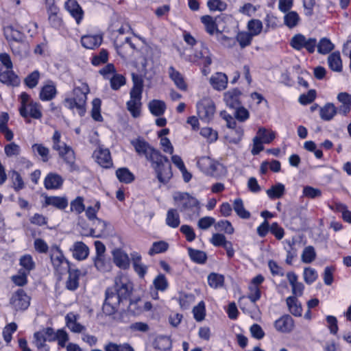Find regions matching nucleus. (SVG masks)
Listing matches in <instances>:
<instances>
[{
    "label": "nucleus",
    "mask_w": 351,
    "mask_h": 351,
    "mask_svg": "<svg viewBox=\"0 0 351 351\" xmlns=\"http://www.w3.org/2000/svg\"><path fill=\"white\" fill-rule=\"evenodd\" d=\"M131 144L139 155L144 156L147 160L151 162L158 181L162 184H167L173 176L171 165L168 158L163 156L160 151L150 146L143 138H138L132 140Z\"/></svg>",
    "instance_id": "1"
},
{
    "label": "nucleus",
    "mask_w": 351,
    "mask_h": 351,
    "mask_svg": "<svg viewBox=\"0 0 351 351\" xmlns=\"http://www.w3.org/2000/svg\"><path fill=\"white\" fill-rule=\"evenodd\" d=\"M132 289V283L126 276H117L114 286L106 291V298L102 307L104 313L108 315L114 314L121 302L130 297Z\"/></svg>",
    "instance_id": "2"
},
{
    "label": "nucleus",
    "mask_w": 351,
    "mask_h": 351,
    "mask_svg": "<svg viewBox=\"0 0 351 351\" xmlns=\"http://www.w3.org/2000/svg\"><path fill=\"white\" fill-rule=\"evenodd\" d=\"M89 87L86 83H82L79 86H75L73 90V97L64 99L65 106L69 109H77L78 114L83 116L86 112V103Z\"/></svg>",
    "instance_id": "3"
},
{
    "label": "nucleus",
    "mask_w": 351,
    "mask_h": 351,
    "mask_svg": "<svg viewBox=\"0 0 351 351\" xmlns=\"http://www.w3.org/2000/svg\"><path fill=\"white\" fill-rule=\"evenodd\" d=\"M61 134L56 130L52 136L53 149L58 152L59 156L69 166V171L77 170V166L75 164V155L73 149L64 143L60 141Z\"/></svg>",
    "instance_id": "4"
},
{
    "label": "nucleus",
    "mask_w": 351,
    "mask_h": 351,
    "mask_svg": "<svg viewBox=\"0 0 351 351\" xmlns=\"http://www.w3.org/2000/svg\"><path fill=\"white\" fill-rule=\"evenodd\" d=\"M143 86L141 84H134L130 92V99L126 103L127 110L134 118L141 116L142 108Z\"/></svg>",
    "instance_id": "5"
},
{
    "label": "nucleus",
    "mask_w": 351,
    "mask_h": 351,
    "mask_svg": "<svg viewBox=\"0 0 351 351\" xmlns=\"http://www.w3.org/2000/svg\"><path fill=\"white\" fill-rule=\"evenodd\" d=\"M290 46L296 51L306 49L309 53H313L317 46L315 38L306 37L302 34H296L289 41Z\"/></svg>",
    "instance_id": "6"
},
{
    "label": "nucleus",
    "mask_w": 351,
    "mask_h": 351,
    "mask_svg": "<svg viewBox=\"0 0 351 351\" xmlns=\"http://www.w3.org/2000/svg\"><path fill=\"white\" fill-rule=\"evenodd\" d=\"M197 111L199 119L205 122H209L214 117L215 106L213 101L204 97L197 104Z\"/></svg>",
    "instance_id": "7"
},
{
    "label": "nucleus",
    "mask_w": 351,
    "mask_h": 351,
    "mask_svg": "<svg viewBox=\"0 0 351 351\" xmlns=\"http://www.w3.org/2000/svg\"><path fill=\"white\" fill-rule=\"evenodd\" d=\"M10 304L15 311H24L29 306L30 298L23 289H19L12 294Z\"/></svg>",
    "instance_id": "8"
},
{
    "label": "nucleus",
    "mask_w": 351,
    "mask_h": 351,
    "mask_svg": "<svg viewBox=\"0 0 351 351\" xmlns=\"http://www.w3.org/2000/svg\"><path fill=\"white\" fill-rule=\"evenodd\" d=\"M50 256L54 269L60 274L69 269V263L64 257L59 247H53L51 250Z\"/></svg>",
    "instance_id": "9"
},
{
    "label": "nucleus",
    "mask_w": 351,
    "mask_h": 351,
    "mask_svg": "<svg viewBox=\"0 0 351 351\" xmlns=\"http://www.w3.org/2000/svg\"><path fill=\"white\" fill-rule=\"evenodd\" d=\"M197 166L205 174L211 176H219V169L222 165L209 157H202L197 161Z\"/></svg>",
    "instance_id": "10"
},
{
    "label": "nucleus",
    "mask_w": 351,
    "mask_h": 351,
    "mask_svg": "<svg viewBox=\"0 0 351 351\" xmlns=\"http://www.w3.org/2000/svg\"><path fill=\"white\" fill-rule=\"evenodd\" d=\"M113 262L119 268L126 270L130 265V259L128 254L123 250L117 248L112 252Z\"/></svg>",
    "instance_id": "11"
},
{
    "label": "nucleus",
    "mask_w": 351,
    "mask_h": 351,
    "mask_svg": "<svg viewBox=\"0 0 351 351\" xmlns=\"http://www.w3.org/2000/svg\"><path fill=\"white\" fill-rule=\"evenodd\" d=\"M274 326L278 331L288 333L294 328V320L289 315H284L274 322Z\"/></svg>",
    "instance_id": "12"
},
{
    "label": "nucleus",
    "mask_w": 351,
    "mask_h": 351,
    "mask_svg": "<svg viewBox=\"0 0 351 351\" xmlns=\"http://www.w3.org/2000/svg\"><path fill=\"white\" fill-rule=\"evenodd\" d=\"M130 258L134 271L140 278H143L147 272L148 267L142 263L141 255L136 252H133L130 253Z\"/></svg>",
    "instance_id": "13"
},
{
    "label": "nucleus",
    "mask_w": 351,
    "mask_h": 351,
    "mask_svg": "<svg viewBox=\"0 0 351 351\" xmlns=\"http://www.w3.org/2000/svg\"><path fill=\"white\" fill-rule=\"evenodd\" d=\"M97 162L101 167L108 168L112 165L110 153L108 149L99 147L93 153Z\"/></svg>",
    "instance_id": "14"
},
{
    "label": "nucleus",
    "mask_w": 351,
    "mask_h": 351,
    "mask_svg": "<svg viewBox=\"0 0 351 351\" xmlns=\"http://www.w3.org/2000/svg\"><path fill=\"white\" fill-rule=\"evenodd\" d=\"M65 8L75 19L77 24H80L84 16V12L75 0H68L65 3Z\"/></svg>",
    "instance_id": "15"
},
{
    "label": "nucleus",
    "mask_w": 351,
    "mask_h": 351,
    "mask_svg": "<svg viewBox=\"0 0 351 351\" xmlns=\"http://www.w3.org/2000/svg\"><path fill=\"white\" fill-rule=\"evenodd\" d=\"M337 99L341 104L338 107V113L346 116L351 110V95L346 92H341L338 94Z\"/></svg>",
    "instance_id": "16"
},
{
    "label": "nucleus",
    "mask_w": 351,
    "mask_h": 351,
    "mask_svg": "<svg viewBox=\"0 0 351 351\" xmlns=\"http://www.w3.org/2000/svg\"><path fill=\"white\" fill-rule=\"evenodd\" d=\"M56 84L53 81L49 80L41 88L39 97L42 101H50L56 97Z\"/></svg>",
    "instance_id": "17"
},
{
    "label": "nucleus",
    "mask_w": 351,
    "mask_h": 351,
    "mask_svg": "<svg viewBox=\"0 0 351 351\" xmlns=\"http://www.w3.org/2000/svg\"><path fill=\"white\" fill-rule=\"evenodd\" d=\"M168 74L169 78L173 82L178 88L181 90H186L187 84L181 73L177 71L173 66H171L168 69Z\"/></svg>",
    "instance_id": "18"
},
{
    "label": "nucleus",
    "mask_w": 351,
    "mask_h": 351,
    "mask_svg": "<svg viewBox=\"0 0 351 351\" xmlns=\"http://www.w3.org/2000/svg\"><path fill=\"white\" fill-rule=\"evenodd\" d=\"M63 182V178L58 173H49L45 178L44 185L48 190L58 189L62 186Z\"/></svg>",
    "instance_id": "19"
},
{
    "label": "nucleus",
    "mask_w": 351,
    "mask_h": 351,
    "mask_svg": "<svg viewBox=\"0 0 351 351\" xmlns=\"http://www.w3.org/2000/svg\"><path fill=\"white\" fill-rule=\"evenodd\" d=\"M241 92L237 88L226 92L224 94V101L226 105L234 109L241 106Z\"/></svg>",
    "instance_id": "20"
},
{
    "label": "nucleus",
    "mask_w": 351,
    "mask_h": 351,
    "mask_svg": "<svg viewBox=\"0 0 351 351\" xmlns=\"http://www.w3.org/2000/svg\"><path fill=\"white\" fill-rule=\"evenodd\" d=\"M180 210L186 211L199 207L198 200L188 193H182L180 195Z\"/></svg>",
    "instance_id": "21"
},
{
    "label": "nucleus",
    "mask_w": 351,
    "mask_h": 351,
    "mask_svg": "<svg viewBox=\"0 0 351 351\" xmlns=\"http://www.w3.org/2000/svg\"><path fill=\"white\" fill-rule=\"evenodd\" d=\"M0 82L8 86H18L20 79L12 69H7L0 71Z\"/></svg>",
    "instance_id": "22"
},
{
    "label": "nucleus",
    "mask_w": 351,
    "mask_h": 351,
    "mask_svg": "<svg viewBox=\"0 0 351 351\" xmlns=\"http://www.w3.org/2000/svg\"><path fill=\"white\" fill-rule=\"evenodd\" d=\"M102 36L100 35H86L82 37V45L89 49H93L100 46L102 43Z\"/></svg>",
    "instance_id": "23"
},
{
    "label": "nucleus",
    "mask_w": 351,
    "mask_h": 351,
    "mask_svg": "<svg viewBox=\"0 0 351 351\" xmlns=\"http://www.w3.org/2000/svg\"><path fill=\"white\" fill-rule=\"evenodd\" d=\"M68 204V199L65 197L47 196L45 199V206H52L59 210H64Z\"/></svg>",
    "instance_id": "24"
},
{
    "label": "nucleus",
    "mask_w": 351,
    "mask_h": 351,
    "mask_svg": "<svg viewBox=\"0 0 351 351\" xmlns=\"http://www.w3.org/2000/svg\"><path fill=\"white\" fill-rule=\"evenodd\" d=\"M73 256L79 261L86 259L89 254V249L82 241H77L74 243L72 248Z\"/></svg>",
    "instance_id": "25"
},
{
    "label": "nucleus",
    "mask_w": 351,
    "mask_h": 351,
    "mask_svg": "<svg viewBox=\"0 0 351 351\" xmlns=\"http://www.w3.org/2000/svg\"><path fill=\"white\" fill-rule=\"evenodd\" d=\"M337 113H338V108L332 103L326 104L319 110L320 118L326 121L332 120Z\"/></svg>",
    "instance_id": "26"
},
{
    "label": "nucleus",
    "mask_w": 351,
    "mask_h": 351,
    "mask_svg": "<svg viewBox=\"0 0 351 351\" xmlns=\"http://www.w3.org/2000/svg\"><path fill=\"white\" fill-rule=\"evenodd\" d=\"M213 87L218 90H224L228 84V77L223 73H217L210 80Z\"/></svg>",
    "instance_id": "27"
},
{
    "label": "nucleus",
    "mask_w": 351,
    "mask_h": 351,
    "mask_svg": "<svg viewBox=\"0 0 351 351\" xmlns=\"http://www.w3.org/2000/svg\"><path fill=\"white\" fill-rule=\"evenodd\" d=\"M67 270L69 277L66 282V287L69 290L75 291L79 286L80 271L78 269H71L70 268Z\"/></svg>",
    "instance_id": "28"
},
{
    "label": "nucleus",
    "mask_w": 351,
    "mask_h": 351,
    "mask_svg": "<svg viewBox=\"0 0 351 351\" xmlns=\"http://www.w3.org/2000/svg\"><path fill=\"white\" fill-rule=\"evenodd\" d=\"M148 108L153 115L160 117L165 113L167 106L165 101L159 99H153L149 102Z\"/></svg>",
    "instance_id": "29"
},
{
    "label": "nucleus",
    "mask_w": 351,
    "mask_h": 351,
    "mask_svg": "<svg viewBox=\"0 0 351 351\" xmlns=\"http://www.w3.org/2000/svg\"><path fill=\"white\" fill-rule=\"evenodd\" d=\"M286 302L289 310L293 315L295 317H300L302 315V305L297 298L295 296H289L287 298Z\"/></svg>",
    "instance_id": "30"
},
{
    "label": "nucleus",
    "mask_w": 351,
    "mask_h": 351,
    "mask_svg": "<svg viewBox=\"0 0 351 351\" xmlns=\"http://www.w3.org/2000/svg\"><path fill=\"white\" fill-rule=\"evenodd\" d=\"M328 63L330 69L336 72L342 71V60L339 51H335L329 55Z\"/></svg>",
    "instance_id": "31"
},
{
    "label": "nucleus",
    "mask_w": 351,
    "mask_h": 351,
    "mask_svg": "<svg viewBox=\"0 0 351 351\" xmlns=\"http://www.w3.org/2000/svg\"><path fill=\"white\" fill-rule=\"evenodd\" d=\"M166 224L172 228H178L180 224V215L176 209L170 208L167 210Z\"/></svg>",
    "instance_id": "32"
},
{
    "label": "nucleus",
    "mask_w": 351,
    "mask_h": 351,
    "mask_svg": "<svg viewBox=\"0 0 351 351\" xmlns=\"http://www.w3.org/2000/svg\"><path fill=\"white\" fill-rule=\"evenodd\" d=\"M66 326L73 332L80 333L85 329V327L77 322V317L73 313H69L66 317Z\"/></svg>",
    "instance_id": "33"
},
{
    "label": "nucleus",
    "mask_w": 351,
    "mask_h": 351,
    "mask_svg": "<svg viewBox=\"0 0 351 351\" xmlns=\"http://www.w3.org/2000/svg\"><path fill=\"white\" fill-rule=\"evenodd\" d=\"M94 228L90 230V235L93 237H101L106 233L107 223L100 219L93 221Z\"/></svg>",
    "instance_id": "34"
},
{
    "label": "nucleus",
    "mask_w": 351,
    "mask_h": 351,
    "mask_svg": "<svg viewBox=\"0 0 351 351\" xmlns=\"http://www.w3.org/2000/svg\"><path fill=\"white\" fill-rule=\"evenodd\" d=\"M233 209L237 215L241 219H248L251 217L250 213L247 210L241 198L235 199L233 202Z\"/></svg>",
    "instance_id": "35"
},
{
    "label": "nucleus",
    "mask_w": 351,
    "mask_h": 351,
    "mask_svg": "<svg viewBox=\"0 0 351 351\" xmlns=\"http://www.w3.org/2000/svg\"><path fill=\"white\" fill-rule=\"evenodd\" d=\"M116 176L119 182L129 184L134 180V175L126 167L119 168L116 171Z\"/></svg>",
    "instance_id": "36"
},
{
    "label": "nucleus",
    "mask_w": 351,
    "mask_h": 351,
    "mask_svg": "<svg viewBox=\"0 0 351 351\" xmlns=\"http://www.w3.org/2000/svg\"><path fill=\"white\" fill-rule=\"evenodd\" d=\"M19 264L22 267L20 270L28 274L35 268V262L29 254L22 256L19 259Z\"/></svg>",
    "instance_id": "37"
},
{
    "label": "nucleus",
    "mask_w": 351,
    "mask_h": 351,
    "mask_svg": "<svg viewBox=\"0 0 351 351\" xmlns=\"http://www.w3.org/2000/svg\"><path fill=\"white\" fill-rule=\"evenodd\" d=\"M284 24L290 29L296 27L300 21V18L299 14L295 11H289L285 13L283 18Z\"/></svg>",
    "instance_id": "38"
},
{
    "label": "nucleus",
    "mask_w": 351,
    "mask_h": 351,
    "mask_svg": "<svg viewBox=\"0 0 351 351\" xmlns=\"http://www.w3.org/2000/svg\"><path fill=\"white\" fill-rule=\"evenodd\" d=\"M230 132L226 135L227 140L234 144L239 143L243 137V130L241 127L229 128Z\"/></svg>",
    "instance_id": "39"
},
{
    "label": "nucleus",
    "mask_w": 351,
    "mask_h": 351,
    "mask_svg": "<svg viewBox=\"0 0 351 351\" xmlns=\"http://www.w3.org/2000/svg\"><path fill=\"white\" fill-rule=\"evenodd\" d=\"M285 192V185L281 183H278L271 186V188L266 191L268 197L271 199H278L283 196Z\"/></svg>",
    "instance_id": "40"
},
{
    "label": "nucleus",
    "mask_w": 351,
    "mask_h": 351,
    "mask_svg": "<svg viewBox=\"0 0 351 351\" xmlns=\"http://www.w3.org/2000/svg\"><path fill=\"white\" fill-rule=\"evenodd\" d=\"M10 176L12 183V188L16 192H19L25 188V182L18 171L16 170L10 171Z\"/></svg>",
    "instance_id": "41"
},
{
    "label": "nucleus",
    "mask_w": 351,
    "mask_h": 351,
    "mask_svg": "<svg viewBox=\"0 0 351 351\" xmlns=\"http://www.w3.org/2000/svg\"><path fill=\"white\" fill-rule=\"evenodd\" d=\"M256 137L265 144L270 143L276 137L274 131L268 130L265 128H260L256 133Z\"/></svg>",
    "instance_id": "42"
},
{
    "label": "nucleus",
    "mask_w": 351,
    "mask_h": 351,
    "mask_svg": "<svg viewBox=\"0 0 351 351\" xmlns=\"http://www.w3.org/2000/svg\"><path fill=\"white\" fill-rule=\"evenodd\" d=\"M195 56L197 58L202 60L204 67L210 66L212 63L210 52L208 48L204 45H202L199 51H196Z\"/></svg>",
    "instance_id": "43"
},
{
    "label": "nucleus",
    "mask_w": 351,
    "mask_h": 351,
    "mask_svg": "<svg viewBox=\"0 0 351 351\" xmlns=\"http://www.w3.org/2000/svg\"><path fill=\"white\" fill-rule=\"evenodd\" d=\"M334 47L335 45L327 38H322L319 43L317 42L316 48L317 49V52L320 54H328L333 50Z\"/></svg>",
    "instance_id": "44"
},
{
    "label": "nucleus",
    "mask_w": 351,
    "mask_h": 351,
    "mask_svg": "<svg viewBox=\"0 0 351 351\" xmlns=\"http://www.w3.org/2000/svg\"><path fill=\"white\" fill-rule=\"evenodd\" d=\"M201 22L204 24L206 31L210 34L213 35L217 30V25L214 19L210 15H204L201 17Z\"/></svg>",
    "instance_id": "45"
},
{
    "label": "nucleus",
    "mask_w": 351,
    "mask_h": 351,
    "mask_svg": "<svg viewBox=\"0 0 351 351\" xmlns=\"http://www.w3.org/2000/svg\"><path fill=\"white\" fill-rule=\"evenodd\" d=\"M94 264L97 269L101 272L110 271L111 267L110 260L107 259L105 256H95L94 258Z\"/></svg>",
    "instance_id": "46"
},
{
    "label": "nucleus",
    "mask_w": 351,
    "mask_h": 351,
    "mask_svg": "<svg viewBox=\"0 0 351 351\" xmlns=\"http://www.w3.org/2000/svg\"><path fill=\"white\" fill-rule=\"evenodd\" d=\"M32 152L41 157L43 162H47L49 159V149L43 144L35 143L32 146Z\"/></svg>",
    "instance_id": "47"
},
{
    "label": "nucleus",
    "mask_w": 351,
    "mask_h": 351,
    "mask_svg": "<svg viewBox=\"0 0 351 351\" xmlns=\"http://www.w3.org/2000/svg\"><path fill=\"white\" fill-rule=\"evenodd\" d=\"M188 252L189 255L193 261L198 264H203L206 261L207 256L204 252L198 250H194L191 247L188 249Z\"/></svg>",
    "instance_id": "48"
},
{
    "label": "nucleus",
    "mask_w": 351,
    "mask_h": 351,
    "mask_svg": "<svg viewBox=\"0 0 351 351\" xmlns=\"http://www.w3.org/2000/svg\"><path fill=\"white\" fill-rule=\"evenodd\" d=\"M253 36L247 32H240L236 36V40L241 48L243 49L251 45Z\"/></svg>",
    "instance_id": "49"
},
{
    "label": "nucleus",
    "mask_w": 351,
    "mask_h": 351,
    "mask_svg": "<svg viewBox=\"0 0 351 351\" xmlns=\"http://www.w3.org/2000/svg\"><path fill=\"white\" fill-rule=\"evenodd\" d=\"M41 106L37 102L31 101L27 106L28 117L39 119L42 117Z\"/></svg>",
    "instance_id": "50"
},
{
    "label": "nucleus",
    "mask_w": 351,
    "mask_h": 351,
    "mask_svg": "<svg viewBox=\"0 0 351 351\" xmlns=\"http://www.w3.org/2000/svg\"><path fill=\"white\" fill-rule=\"evenodd\" d=\"M169 244L167 242L164 241H156L153 243L148 254L150 256H153L156 254L163 253L167 250Z\"/></svg>",
    "instance_id": "51"
},
{
    "label": "nucleus",
    "mask_w": 351,
    "mask_h": 351,
    "mask_svg": "<svg viewBox=\"0 0 351 351\" xmlns=\"http://www.w3.org/2000/svg\"><path fill=\"white\" fill-rule=\"evenodd\" d=\"M223 276L215 273H212L208 276V283L210 287L217 289L223 285Z\"/></svg>",
    "instance_id": "52"
},
{
    "label": "nucleus",
    "mask_w": 351,
    "mask_h": 351,
    "mask_svg": "<svg viewBox=\"0 0 351 351\" xmlns=\"http://www.w3.org/2000/svg\"><path fill=\"white\" fill-rule=\"evenodd\" d=\"M316 258V252L315 248L308 245L306 247L302 254L301 259L302 261L304 263H312Z\"/></svg>",
    "instance_id": "53"
},
{
    "label": "nucleus",
    "mask_w": 351,
    "mask_h": 351,
    "mask_svg": "<svg viewBox=\"0 0 351 351\" xmlns=\"http://www.w3.org/2000/svg\"><path fill=\"white\" fill-rule=\"evenodd\" d=\"M249 33L253 36H258L263 29V23L258 19H252L247 23Z\"/></svg>",
    "instance_id": "54"
},
{
    "label": "nucleus",
    "mask_w": 351,
    "mask_h": 351,
    "mask_svg": "<svg viewBox=\"0 0 351 351\" xmlns=\"http://www.w3.org/2000/svg\"><path fill=\"white\" fill-rule=\"evenodd\" d=\"M21 99V107L19 108V112L20 114L24 117L27 118L28 117V112H27V106L29 104L30 101V97L29 95L23 92L20 95Z\"/></svg>",
    "instance_id": "55"
},
{
    "label": "nucleus",
    "mask_w": 351,
    "mask_h": 351,
    "mask_svg": "<svg viewBox=\"0 0 351 351\" xmlns=\"http://www.w3.org/2000/svg\"><path fill=\"white\" fill-rule=\"evenodd\" d=\"M40 76L38 71H34L25 78L24 83L28 88H34L38 84Z\"/></svg>",
    "instance_id": "56"
},
{
    "label": "nucleus",
    "mask_w": 351,
    "mask_h": 351,
    "mask_svg": "<svg viewBox=\"0 0 351 351\" xmlns=\"http://www.w3.org/2000/svg\"><path fill=\"white\" fill-rule=\"evenodd\" d=\"M70 210L71 212H75L76 214H81L84 212L85 210L84 198L78 196L71 201L70 204Z\"/></svg>",
    "instance_id": "57"
},
{
    "label": "nucleus",
    "mask_w": 351,
    "mask_h": 351,
    "mask_svg": "<svg viewBox=\"0 0 351 351\" xmlns=\"http://www.w3.org/2000/svg\"><path fill=\"white\" fill-rule=\"evenodd\" d=\"M108 80L113 90H118L125 84V78L121 74L114 73Z\"/></svg>",
    "instance_id": "58"
},
{
    "label": "nucleus",
    "mask_w": 351,
    "mask_h": 351,
    "mask_svg": "<svg viewBox=\"0 0 351 351\" xmlns=\"http://www.w3.org/2000/svg\"><path fill=\"white\" fill-rule=\"evenodd\" d=\"M215 228L216 230L219 231H224L226 234H232L234 232V229L228 220H220L215 223Z\"/></svg>",
    "instance_id": "59"
},
{
    "label": "nucleus",
    "mask_w": 351,
    "mask_h": 351,
    "mask_svg": "<svg viewBox=\"0 0 351 351\" xmlns=\"http://www.w3.org/2000/svg\"><path fill=\"white\" fill-rule=\"evenodd\" d=\"M171 348V340L166 337H159L155 342L154 348L160 351H166Z\"/></svg>",
    "instance_id": "60"
},
{
    "label": "nucleus",
    "mask_w": 351,
    "mask_h": 351,
    "mask_svg": "<svg viewBox=\"0 0 351 351\" xmlns=\"http://www.w3.org/2000/svg\"><path fill=\"white\" fill-rule=\"evenodd\" d=\"M47 341L48 340L45 336H43L40 330L34 334L33 343L38 350L45 349L49 347L46 344Z\"/></svg>",
    "instance_id": "61"
},
{
    "label": "nucleus",
    "mask_w": 351,
    "mask_h": 351,
    "mask_svg": "<svg viewBox=\"0 0 351 351\" xmlns=\"http://www.w3.org/2000/svg\"><path fill=\"white\" fill-rule=\"evenodd\" d=\"M207 6L212 12H222L226 10L227 4L221 0H208Z\"/></svg>",
    "instance_id": "62"
},
{
    "label": "nucleus",
    "mask_w": 351,
    "mask_h": 351,
    "mask_svg": "<svg viewBox=\"0 0 351 351\" xmlns=\"http://www.w3.org/2000/svg\"><path fill=\"white\" fill-rule=\"evenodd\" d=\"M154 285L156 290L164 291L168 287V282L164 274L158 275L154 280Z\"/></svg>",
    "instance_id": "63"
},
{
    "label": "nucleus",
    "mask_w": 351,
    "mask_h": 351,
    "mask_svg": "<svg viewBox=\"0 0 351 351\" xmlns=\"http://www.w3.org/2000/svg\"><path fill=\"white\" fill-rule=\"evenodd\" d=\"M200 134L210 143L215 142L218 138L217 132L208 127L202 128Z\"/></svg>",
    "instance_id": "64"
}]
</instances>
